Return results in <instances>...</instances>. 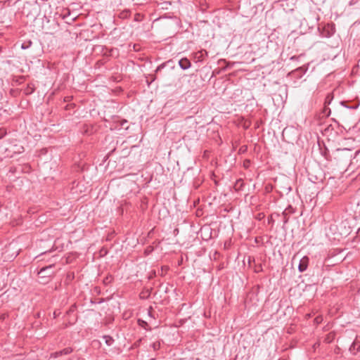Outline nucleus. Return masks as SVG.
I'll return each instance as SVG.
<instances>
[{"label": "nucleus", "instance_id": "obj_26", "mask_svg": "<svg viewBox=\"0 0 360 360\" xmlns=\"http://www.w3.org/2000/svg\"><path fill=\"white\" fill-rule=\"evenodd\" d=\"M110 52H111V51L109 52V53H104V55H105V56H110L111 55Z\"/></svg>", "mask_w": 360, "mask_h": 360}, {"label": "nucleus", "instance_id": "obj_25", "mask_svg": "<svg viewBox=\"0 0 360 360\" xmlns=\"http://www.w3.org/2000/svg\"><path fill=\"white\" fill-rule=\"evenodd\" d=\"M357 234L360 237V227L358 229Z\"/></svg>", "mask_w": 360, "mask_h": 360}, {"label": "nucleus", "instance_id": "obj_17", "mask_svg": "<svg viewBox=\"0 0 360 360\" xmlns=\"http://www.w3.org/2000/svg\"><path fill=\"white\" fill-rule=\"evenodd\" d=\"M156 276V272L155 271H152L150 273V275L148 276V278L149 279H152L153 278L155 277Z\"/></svg>", "mask_w": 360, "mask_h": 360}, {"label": "nucleus", "instance_id": "obj_15", "mask_svg": "<svg viewBox=\"0 0 360 360\" xmlns=\"http://www.w3.org/2000/svg\"><path fill=\"white\" fill-rule=\"evenodd\" d=\"M168 269H169L168 266H162L160 272H159V274L161 276H163Z\"/></svg>", "mask_w": 360, "mask_h": 360}, {"label": "nucleus", "instance_id": "obj_27", "mask_svg": "<svg viewBox=\"0 0 360 360\" xmlns=\"http://www.w3.org/2000/svg\"><path fill=\"white\" fill-rule=\"evenodd\" d=\"M296 257H297V255H295V256L293 257L292 260H295V258H296Z\"/></svg>", "mask_w": 360, "mask_h": 360}, {"label": "nucleus", "instance_id": "obj_13", "mask_svg": "<svg viewBox=\"0 0 360 360\" xmlns=\"http://www.w3.org/2000/svg\"><path fill=\"white\" fill-rule=\"evenodd\" d=\"M77 309V305L76 304H72L70 307V309L68 310L67 314H70L73 312H75Z\"/></svg>", "mask_w": 360, "mask_h": 360}, {"label": "nucleus", "instance_id": "obj_3", "mask_svg": "<svg viewBox=\"0 0 360 360\" xmlns=\"http://www.w3.org/2000/svg\"><path fill=\"white\" fill-rule=\"evenodd\" d=\"M309 263V258L307 256L302 257L298 264V270L300 272H304L307 269Z\"/></svg>", "mask_w": 360, "mask_h": 360}, {"label": "nucleus", "instance_id": "obj_24", "mask_svg": "<svg viewBox=\"0 0 360 360\" xmlns=\"http://www.w3.org/2000/svg\"><path fill=\"white\" fill-rule=\"evenodd\" d=\"M70 101V97L67 96L64 98L65 102H69Z\"/></svg>", "mask_w": 360, "mask_h": 360}, {"label": "nucleus", "instance_id": "obj_21", "mask_svg": "<svg viewBox=\"0 0 360 360\" xmlns=\"http://www.w3.org/2000/svg\"><path fill=\"white\" fill-rule=\"evenodd\" d=\"M250 163V160H245L244 162V167H248L249 166Z\"/></svg>", "mask_w": 360, "mask_h": 360}, {"label": "nucleus", "instance_id": "obj_4", "mask_svg": "<svg viewBox=\"0 0 360 360\" xmlns=\"http://www.w3.org/2000/svg\"><path fill=\"white\" fill-rule=\"evenodd\" d=\"M72 352H73V349L72 347H68L64 348L63 349H62L60 351H58V352L51 354V357L58 358L62 355L69 354L72 353Z\"/></svg>", "mask_w": 360, "mask_h": 360}, {"label": "nucleus", "instance_id": "obj_16", "mask_svg": "<svg viewBox=\"0 0 360 360\" xmlns=\"http://www.w3.org/2000/svg\"><path fill=\"white\" fill-rule=\"evenodd\" d=\"M152 347L154 350H157L160 348V342H154V343H153Z\"/></svg>", "mask_w": 360, "mask_h": 360}, {"label": "nucleus", "instance_id": "obj_6", "mask_svg": "<svg viewBox=\"0 0 360 360\" xmlns=\"http://www.w3.org/2000/svg\"><path fill=\"white\" fill-rule=\"evenodd\" d=\"M324 32H326V33H323V35L326 37H330L334 32V28L333 26L328 24L327 26L324 27Z\"/></svg>", "mask_w": 360, "mask_h": 360}, {"label": "nucleus", "instance_id": "obj_8", "mask_svg": "<svg viewBox=\"0 0 360 360\" xmlns=\"http://www.w3.org/2000/svg\"><path fill=\"white\" fill-rule=\"evenodd\" d=\"M138 324L141 328H143L144 329L149 330H150V328H149L148 324L146 321L142 320V319H138Z\"/></svg>", "mask_w": 360, "mask_h": 360}, {"label": "nucleus", "instance_id": "obj_22", "mask_svg": "<svg viewBox=\"0 0 360 360\" xmlns=\"http://www.w3.org/2000/svg\"><path fill=\"white\" fill-rule=\"evenodd\" d=\"M330 95H328V96H327V97H326V101H325V103H330Z\"/></svg>", "mask_w": 360, "mask_h": 360}, {"label": "nucleus", "instance_id": "obj_2", "mask_svg": "<svg viewBox=\"0 0 360 360\" xmlns=\"http://www.w3.org/2000/svg\"><path fill=\"white\" fill-rule=\"evenodd\" d=\"M295 212V210L291 206L288 205L282 212L283 226H285L289 221V216Z\"/></svg>", "mask_w": 360, "mask_h": 360}, {"label": "nucleus", "instance_id": "obj_9", "mask_svg": "<svg viewBox=\"0 0 360 360\" xmlns=\"http://www.w3.org/2000/svg\"><path fill=\"white\" fill-rule=\"evenodd\" d=\"M103 338L107 345L110 346L114 342V339L110 335H103Z\"/></svg>", "mask_w": 360, "mask_h": 360}, {"label": "nucleus", "instance_id": "obj_7", "mask_svg": "<svg viewBox=\"0 0 360 360\" xmlns=\"http://www.w3.org/2000/svg\"><path fill=\"white\" fill-rule=\"evenodd\" d=\"M35 91V86L33 84H28L24 90L26 95H30Z\"/></svg>", "mask_w": 360, "mask_h": 360}, {"label": "nucleus", "instance_id": "obj_11", "mask_svg": "<svg viewBox=\"0 0 360 360\" xmlns=\"http://www.w3.org/2000/svg\"><path fill=\"white\" fill-rule=\"evenodd\" d=\"M32 44V42L29 40L27 41H25L23 42L22 44H21V49H27L28 48H30Z\"/></svg>", "mask_w": 360, "mask_h": 360}, {"label": "nucleus", "instance_id": "obj_19", "mask_svg": "<svg viewBox=\"0 0 360 360\" xmlns=\"http://www.w3.org/2000/svg\"><path fill=\"white\" fill-rule=\"evenodd\" d=\"M74 277H75V276H74V274H73V273H72V274H68L67 275V279H68V280H70H70H72V279L74 278Z\"/></svg>", "mask_w": 360, "mask_h": 360}, {"label": "nucleus", "instance_id": "obj_10", "mask_svg": "<svg viewBox=\"0 0 360 360\" xmlns=\"http://www.w3.org/2000/svg\"><path fill=\"white\" fill-rule=\"evenodd\" d=\"M113 276L110 274H108L103 278V283L105 285H108L113 281Z\"/></svg>", "mask_w": 360, "mask_h": 360}, {"label": "nucleus", "instance_id": "obj_14", "mask_svg": "<svg viewBox=\"0 0 360 360\" xmlns=\"http://www.w3.org/2000/svg\"><path fill=\"white\" fill-rule=\"evenodd\" d=\"M7 134L6 129L0 128V139H3Z\"/></svg>", "mask_w": 360, "mask_h": 360}, {"label": "nucleus", "instance_id": "obj_29", "mask_svg": "<svg viewBox=\"0 0 360 360\" xmlns=\"http://www.w3.org/2000/svg\"><path fill=\"white\" fill-rule=\"evenodd\" d=\"M342 150H348V149H347V148H344V149H342Z\"/></svg>", "mask_w": 360, "mask_h": 360}, {"label": "nucleus", "instance_id": "obj_23", "mask_svg": "<svg viewBox=\"0 0 360 360\" xmlns=\"http://www.w3.org/2000/svg\"><path fill=\"white\" fill-rule=\"evenodd\" d=\"M141 339H139L138 341H136V342L134 344V347H137V346H139V344H140V342H141Z\"/></svg>", "mask_w": 360, "mask_h": 360}, {"label": "nucleus", "instance_id": "obj_18", "mask_svg": "<svg viewBox=\"0 0 360 360\" xmlns=\"http://www.w3.org/2000/svg\"><path fill=\"white\" fill-rule=\"evenodd\" d=\"M165 63H162L161 65H160L157 68V69H156L155 72H158V71H159V70H160L161 69L164 68H165Z\"/></svg>", "mask_w": 360, "mask_h": 360}, {"label": "nucleus", "instance_id": "obj_28", "mask_svg": "<svg viewBox=\"0 0 360 360\" xmlns=\"http://www.w3.org/2000/svg\"><path fill=\"white\" fill-rule=\"evenodd\" d=\"M326 157V159L328 160V158L326 156V154L324 155Z\"/></svg>", "mask_w": 360, "mask_h": 360}, {"label": "nucleus", "instance_id": "obj_1", "mask_svg": "<svg viewBox=\"0 0 360 360\" xmlns=\"http://www.w3.org/2000/svg\"><path fill=\"white\" fill-rule=\"evenodd\" d=\"M54 267V264H51L44 267H42L38 272V275L41 281L40 283H47L51 277L54 275V271H53V268Z\"/></svg>", "mask_w": 360, "mask_h": 360}, {"label": "nucleus", "instance_id": "obj_30", "mask_svg": "<svg viewBox=\"0 0 360 360\" xmlns=\"http://www.w3.org/2000/svg\"><path fill=\"white\" fill-rule=\"evenodd\" d=\"M1 51V46H0V52Z\"/></svg>", "mask_w": 360, "mask_h": 360}, {"label": "nucleus", "instance_id": "obj_5", "mask_svg": "<svg viewBox=\"0 0 360 360\" xmlns=\"http://www.w3.org/2000/svg\"><path fill=\"white\" fill-rule=\"evenodd\" d=\"M179 65L182 70H185L191 66V63L187 58H184L179 60Z\"/></svg>", "mask_w": 360, "mask_h": 360}, {"label": "nucleus", "instance_id": "obj_12", "mask_svg": "<svg viewBox=\"0 0 360 360\" xmlns=\"http://www.w3.org/2000/svg\"><path fill=\"white\" fill-rule=\"evenodd\" d=\"M129 11L127 10H125L120 13L119 17L120 18H126L129 16Z\"/></svg>", "mask_w": 360, "mask_h": 360}, {"label": "nucleus", "instance_id": "obj_20", "mask_svg": "<svg viewBox=\"0 0 360 360\" xmlns=\"http://www.w3.org/2000/svg\"><path fill=\"white\" fill-rule=\"evenodd\" d=\"M301 56H292V57H290V60H298V58L300 57Z\"/></svg>", "mask_w": 360, "mask_h": 360}]
</instances>
